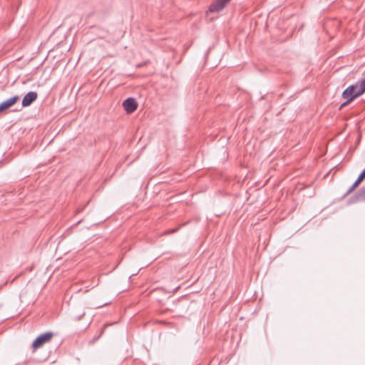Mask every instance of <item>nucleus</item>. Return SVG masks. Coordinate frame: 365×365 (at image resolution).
<instances>
[{"mask_svg": "<svg viewBox=\"0 0 365 365\" xmlns=\"http://www.w3.org/2000/svg\"><path fill=\"white\" fill-rule=\"evenodd\" d=\"M19 100L18 96H14L0 103V113L14 106Z\"/></svg>", "mask_w": 365, "mask_h": 365, "instance_id": "obj_6", "label": "nucleus"}, {"mask_svg": "<svg viewBox=\"0 0 365 365\" xmlns=\"http://www.w3.org/2000/svg\"><path fill=\"white\" fill-rule=\"evenodd\" d=\"M365 92V78L356 82V84L349 86L342 93L343 98L346 101L343 103L339 109L348 106L356 98L361 96Z\"/></svg>", "mask_w": 365, "mask_h": 365, "instance_id": "obj_1", "label": "nucleus"}, {"mask_svg": "<svg viewBox=\"0 0 365 365\" xmlns=\"http://www.w3.org/2000/svg\"><path fill=\"white\" fill-rule=\"evenodd\" d=\"M230 0H217L214 3H212L209 7V11L212 12H218L222 10L225 6L228 4Z\"/></svg>", "mask_w": 365, "mask_h": 365, "instance_id": "obj_4", "label": "nucleus"}, {"mask_svg": "<svg viewBox=\"0 0 365 365\" xmlns=\"http://www.w3.org/2000/svg\"><path fill=\"white\" fill-rule=\"evenodd\" d=\"M38 97V93L35 91H30L26 93L22 100V106H29L33 102H34Z\"/></svg>", "mask_w": 365, "mask_h": 365, "instance_id": "obj_5", "label": "nucleus"}, {"mask_svg": "<svg viewBox=\"0 0 365 365\" xmlns=\"http://www.w3.org/2000/svg\"><path fill=\"white\" fill-rule=\"evenodd\" d=\"M359 89V86L356 88H354V92H357Z\"/></svg>", "mask_w": 365, "mask_h": 365, "instance_id": "obj_13", "label": "nucleus"}, {"mask_svg": "<svg viewBox=\"0 0 365 365\" xmlns=\"http://www.w3.org/2000/svg\"><path fill=\"white\" fill-rule=\"evenodd\" d=\"M106 304H108V303H106H106H97V304H93L90 307H88V308L98 309V308H101Z\"/></svg>", "mask_w": 365, "mask_h": 365, "instance_id": "obj_9", "label": "nucleus"}, {"mask_svg": "<svg viewBox=\"0 0 365 365\" xmlns=\"http://www.w3.org/2000/svg\"><path fill=\"white\" fill-rule=\"evenodd\" d=\"M85 315V312H76L73 314V318L76 319V320H81L82 319V317Z\"/></svg>", "mask_w": 365, "mask_h": 365, "instance_id": "obj_8", "label": "nucleus"}, {"mask_svg": "<svg viewBox=\"0 0 365 365\" xmlns=\"http://www.w3.org/2000/svg\"><path fill=\"white\" fill-rule=\"evenodd\" d=\"M123 106L127 113H132L137 109L138 103L135 98H128L123 101Z\"/></svg>", "mask_w": 365, "mask_h": 365, "instance_id": "obj_3", "label": "nucleus"}, {"mask_svg": "<svg viewBox=\"0 0 365 365\" xmlns=\"http://www.w3.org/2000/svg\"><path fill=\"white\" fill-rule=\"evenodd\" d=\"M365 178V169L362 171V173L359 175L358 178L355 180L354 182H361Z\"/></svg>", "mask_w": 365, "mask_h": 365, "instance_id": "obj_10", "label": "nucleus"}, {"mask_svg": "<svg viewBox=\"0 0 365 365\" xmlns=\"http://www.w3.org/2000/svg\"><path fill=\"white\" fill-rule=\"evenodd\" d=\"M177 230H178V229H177V230H170V231H169L168 232H170V233H171V232H176Z\"/></svg>", "mask_w": 365, "mask_h": 365, "instance_id": "obj_14", "label": "nucleus"}, {"mask_svg": "<svg viewBox=\"0 0 365 365\" xmlns=\"http://www.w3.org/2000/svg\"><path fill=\"white\" fill-rule=\"evenodd\" d=\"M106 327H107V324H105V325L103 326V327L102 328V329H101V332H100V334L98 335V336H97L96 338H94V339H93V341H96V340H98V338H99V337L103 334V333L104 332V330H105V329H106Z\"/></svg>", "mask_w": 365, "mask_h": 365, "instance_id": "obj_11", "label": "nucleus"}, {"mask_svg": "<svg viewBox=\"0 0 365 365\" xmlns=\"http://www.w3.org/2000/svg\"><path fill=\"white\" fill-rule=\"evenodd\" d=\"M359 185V184H353V185L348 190V193L351 192V191H353L356 187H358Z\"/></svg>", "mask_w": 365, "mask_h": 365, "instance_id": "obj_12", "label": "nucleus"}, {"mask_svg": "<svg viewBox=\"0 0 365 365\" xmlns=\"http://www.w3.org/2000/svg\"><path fill=\"white\" fill-rule=\"evenodd\" d=\"M53 336V334L52 332H46L38 336L32 344L34 351L40 348L44 344L50 341Z\"/></svg>", "mask_w": 365, "mask_h": 365, "instance_id": "obj_2", "label": "nucleus"}, {"mask_svg": "<svg viewBox=\"0 0 365 365\" xmlns=\"http://www.w3.org/2000/svg\"><path fill=\"white\" fill-rule=\"evenodd\" d=\"M356 197L359 200H365V187L363 188L359 193H357Z\"/></svg>", "mask_w": 365, "mask_h": 365, "instance_id": "obj_7", "label": "nucleus"}]
</instances>
